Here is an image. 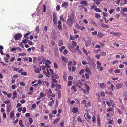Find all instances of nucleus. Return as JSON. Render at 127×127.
<instances>
[{
	"label": "nucleus",
	"instance_id": "1",
	"mask_svg": "<svg viewBox=\"0 0 127 127\" xmlns=\"http://www.w3.org/2000/svg\"><path fill=\"white\" fill-rule=\"evenodd\" d=\"M72 46L71 45L69 46V45L68 46V47L70 51H72L73 52H74V51L73 50V47H75L76 46L77 43L75 41L72 40Z\"/></svg>",
	"mask_w": 127,
	"mask_h": 127
},
{
	"label": "nucleus",
	"instance_id": "2",
	"mask_svg": "<svg viewBox=\"0 0 127 127\" xmlns=\"http://www.w3.org/2000/svg\"><path fill=\"white\" fill-rule=\"evenodd\" d=\"M49 71L52 74H51V77L52 78H55L57 79L59 78V77L57 74L54 73V71L52 69H49Z\"/></svg>",
	"mask_w": 127,
	"mask_h": 127
},
{
	"label": "nucleus",
	"instance_id": "3",
	"mask_svg": "<svg viewBox=\"0 0 127 127\" xmlns=\"http://www.w3.org/2000/svg\"><path fill=\"white\" fill-rule=\"evenodd\" d=\"M96 95L98 97H97V99L99 102H100L101 100L100 97L101 98H103V92H101L100 94L98 93H96Z\"/></svg>",
	"mask_w": 127,
	"mask_h": 127
},
{
	"label": "nucleus",
	"instance_id": "4",
	"mask_svg": "<svg viewBox=\"0 0 127 127\" xmlns=\"http://www.w3.org/2000/svg\"><path fill=\"white\" fill-rule=\"evenodd\" d=\"M22 37V34L20 33H18L15 35L14 38L16 40H17L20 38Z\"/></svg>",
	"mask_w": 127,
	"mask_h": 127
},
{
	"label": "nucleus",
	"instance_id": "5",
	"mask_svg": "<svg viewBox=\"0 0 127 127\" xmlns=\"http://www.w3.org/2000/svg\"><path fill=\"white\" fill-rule=\"evenodd\" d=\"M57 16L56 14L55 13L53 14V20L54 23L55 25L57 24Z\"/></svg>",
	"mask_w": 127,
	"mask_h": 127
},
{
	"label": "nucleus",
	"instance_id": "6",
	"mask_svg": "<svg viewBox=\"0 0 127 127\" xmlns=\"http://www.w3.org/2000/svg\"><path fill=\"white\" fill-rule=\"evenodd\" d=\"M66 23L67 24H68L70 27H71L73 23V20L71 18L68 19L67 20Z\"/></svg>",
	"mask_w": 127,
	"mask_h": 127
},
{
	"label": "nucleus",
	"instance_id": "7",
	"mask_svg": "<svg viewBox=\"0 0 127 127\" xmlns=\"http://www.w3.org/2000/svg\"><path fill=\"white\" fill-rule=\"evenodd\" d=\"M11 105L10 104H7L6 106L7 108V112L9 113L10 112L11 109Z\"/></svg>",
	"mask_w": 127,
	"mask_h": 127
},
{
	"label": "nucleus",
	"instance_id": "8",
	"mask_svg": "<svg viewBox=\"0 0 127 127\" xmlns=\"http://www.w3.org/2000/svg\"><path fill=\"white\" fill-rule=\"evenodd\" d=\"M84 117L86 119H90L91 118V116L88 113H86L84 114Z\"/></svg>",
	"mask_w": 127,
	"mask_h": 127
},
{
	"label": "nucleus",
	"instance_id": "9",
	"mask_svg": "<svg viewBox=\"0 0 127 127\" xmlns=\"http://www.w3.org/2000/svg\"><path fill=\"white\" fill-rule=\"evenodd\" d=\"M68 5V3L67 2H65L62 3V7H63L64 8H67Z\"/></svg>",
	"mask_w": 127,
	"mask_h": 127
},
{
	"label": "nucleus",
	"instance_id": "10",
	"mask_svg": "<svg viewBox=\"0 0 127 127\" xmlns=\"http://www.w3.org/2000/svg\"><path fill=\"white\" fill-rule=\"evenodd\" d=\"M43 74L45 75L46 77L50 78V76H51V74H52L49 71L46 72H45Z\"/></svg>",
	"mask_w": 127,
	"mask_h": 127
},
{
	"label": "nucleus",
	"instance_id": "11",
	"mask_svg": "<svg viewBox=\"0 0 127 127\" xmlns=\"http://www.w3.org/2000/svg\"><path fill=\"white\" fill-rule=\"evenodd\" d=\"M61 59L63 62L65 63H67L68 61V59L64 56L62 57Z\"/></svg>",
	"mask_w": 127,
	"mask_h": 127
},
{
	"label": "nucleus",
	"instance_id": "12",
	"mask_svg": "<svg viewBox=\"0 0 127 127\" xmlns=\"http://www.w3.org/2000/svg\"><path fill=\"white\" fill-rule=\"evenodd\" d=\"M85 71L86 72L88 73L89 74H91V71L89 68H86L85 69Z\"/></svg>",
	"mask_w": 127,
	"mask_h": 127
},
{
	"label": "nucleus",
	"instance_id": "13",
	"mask_svg": "<svg viewBox=\"0 0 127 127\" xmlns=\"http://www.w3.org/2000/svg\"><path fill=\"white\" fill-rule=\"evenodd\" d=\"M80 4H81L84 5V6H86L88 5V3L86 1H81Z\"/></svg>",
	"mask_w": 127,
	"mask_h": 127
},
{
	"label": "nucleus",
	"instance_id": "14",
	"mask_svg": "<svg viewBox=\"0 0 127 127\" xmlns=\"http://www.w3.org/2000/svg\"><path fill=\"white\" fill-rule=\"evenodd\" d=\"M122 86V84H117L116 87V88L117 89H118L121 88Z\"/></svg>",
	"mask_w": 127,
	"mask_h": 127
},
{
	"label": "nucleus",
	"instance_id": "15",
	"mask_svg": "<svg viewBox=\"0 0 127 127\" xmlns=\"http://www.w3.org/2000/svg\"><path fill=\"white\" fill-rule=\"evenodd\" d=\"M42 9L43 10V12H45L46 11V6L45 5L43 4L42 6Z\"/></svg>",
	"mask_w": 127,
	"mask_h": 127
},
{
	"label": "nucleus",
	"instance_id": "16",
	"mask_svg": "<svg viewBox=\"0 0 127 127\" xmlns=\"http://www.w3.org/2000/svg\"><path fill=\"white\" fill-rule=\"evenodd\" d=\"M96 64L97 65V68L98 69H99L101 66V64L99 61H97V62Z\"/></svg>",
	"mask_w": 127,
	"mask_h": 127
},
{
	"label": "nucleus",
	"instance_id": "17",
	"mask_svg": "<svg viewBox=\"0 0 127 127\" xmlns=\"http://www.w3.org/2000/svg\"><path fill=\"white\" fill-rule=\"evenodd\" d=\"M97 35L99 38H101L103 36V34L100 32H99L98 33Z\"/></svg>",
	"mask_w": 127,
	"mask_h": 127
},
{
	"label": "nucleus",
	"instance_id": "18",
	"mask_svg": "<svg viewBox=\"0 0 127 127\" xmlns=\"http://www.w3.org/2000/svg\"><path fill=\"white\" fill-rule=\"evenodd\" d=\"M78 111V109L76 107H74L73 108L72 111L73 113H75Z\"/></svg>",
	"mask_w": 127,
	"mask_h": 127
},
{
	"label": "nucleus",
	"instance_id": "19",
	"mask_svg": "<svg viewBox=\"0 0 127 127\" xmlns=\"http://www.w3.org/2000/svg\"><path fill=\"white\" fill-rule=\"evenodd\" d=\"M41 68L43 70V74L46 72L45 70L46 67L44 65H42L41 66Z\"/></svg>",
	"mask_w": 127,
	"mask_h": 127
},
{
	"label": "nucleus",
	"instance_id": "20",
	"mask_svg": "<svg viewBox=\"0 0 127 127\" xmlns=\"http://www.w3.org/2000/svg\"><path fill=\"white\" fill-rule=\"evenodd\" d=\"M91 22L93 25L95 27H97V24L93 20H91Z\"/></svg>",
	"mask_w": 127,
	"mask_h": 127
},
{
	"label": "nucleus",
	"instance_id": "21",
	"mask_svg": "<svg viewBox=\"0 0 127 127\" xmlns=\"http://www.w3.org/2000/svg\"><path fill=\"white\" fill-rule=\"evenodd\" d=\"M14 115V111H12L10 113L9 118L11 119Z\"/></svg>",
	"mask_w": 127,
	"mask_h": 127
},
{
	"label": "nucleus",
	"instance_id": "22",
	"mask_svg": "<svg viewBox=\"0 0 127 127\" xmlns=\"http://www.w3.org/2000/svg\"><path fill=\"white\" fill-rule=\"evenodd\" d=\"M85 86L86 88V91L88 93H89L90 90V87L87 84L85 85Z\"/></svg>",
	"mask_w": 127,
	"mask_h": 127
},
{
	"label": "nucleus",
	"instance_id": "23",
	"mask_svg": "<svg viewBox=\"0 0 127 127\" xmlns=\"http://www.w3.org/2000/svg\"><path fill=\"white\" fill-rule=\"evenodd\" d=\"M55 101L54 100H52L50 102H49L48 104V105L52 107V104Z\"/></svg>",
	"mask_w": 127,
	"mask_h": 127
},
{
	"label": "nucleus",
	"instance_id": "24",
	"mask_svg": "<svg viewBox=\"0 0 127 127\" xmlns=\"http://www.w3.org/2000/svg\"><path fill=\"white\" fill-rule=\"evenodd\" d=\"M44 46L43 45H41L40 46V49L42 53H43L44 51Z\"/></svg>",
	"mask_w": 127,
	"mask_h": 127
},
{
	"label": "nucleus",
	"instance_id": "25",
	"mask_svg": "<svg viewBox=\"0 0 127 127\" xmlns=\"http://www.w3.org/2000/svg\"><path fill=\"white\" fill-rule=\"evenodd\" d=\"M22 120H20L19 121V125L21 127H23L24 126L22 124Z\"/></svg>",
	"mask_w": 127,
	"mask_h": 127
},
{
	"label": "nucleus",
	"instance_id": "26",
	"mask_svg": "<svg viewBox=\"0 0 127 127\" xmlns=\"http://www.w3.org/2000/svg\"><path fill=\"white\" fill-rule=\"evenodd\" d=\"M63 44V43L62 40H60L59 41L58 43V46H60L62 45Z\"/></svg>",
	"mask_w": 127,
	"mask_h": 127
},
{
	"label": "nucleus",
	"instance_id": "27",
	"mask_svg": "<svg viewBox=\"0 0 127 127\" xmlns=\"http://www.w3.org/2000/svg\"><path fill=\"white\" fill-rule=\"evenodd\" d=\"M95 17L97 19H99L101 17L100 14L98 13H95Z\"/></svg>",
	"mask_w": 127,
	"mask_h": 127
},
{
	"label": "nucleus",
	"instance_id": "28",
	"mask_svg": "<svg viewBox=\"0 0 127 127\" xmlns=\"http://www.w3.org/2000/svg\"><path fill=\"white\" fill-rule=\"evenodd\" d=\"M56 87L59 89H60L61 88V85L59 84H56L55 85Z\"/></svg>",
	"mask_w": 127,
	"mask_h": 127
},
{
	"label": "nucleus",
	"instance_id": "29",
	"mask_svg": "<svg viewBox=\"0 0 127 127\" xmlns=\"http://www.w3.org/2000/svg\"><path fill=\"white\" fill-rule=\"evenodd\" d=\"M39 70L38 68H36L34 70V72L36 73H39Z\"/></svg>",
	"mask_w": 127,
	"mask_h": 127
},
{
	"label": "nucleus",
	"instance_id": "30",
	"mask_svg": "<svg viewBox=\"0 0 127 127\" xmlns=\"http://www.w3.org/2000/svg\"><path fill=\"white\" fill-rule=\"evenodd\" d=\"M39 27L38 26H36V27L35 31L38 33H39Z\"/></svg>",
	"mask_w": 127,
	"mask_h": 127
},
{
	"label": "nucleus",
	"instance_id": "31",
	"mask_svg": "<svg viewBox=\"0 0 127 127\" xmlns=\"http://www.w3.org/2000/svg\"><path fill=\"white\" fill-rule=\"evenodd\" d=\"M64 46H62L59 48V50L61 52H62L63 50L65 49Z\"/></svg>",
	"mask_w": 127,
	"mask_h": 127
},
{
	"label": "nucleus",
	"instance_id": "32",
	"mask_svg": "<svg viewBox=\"0 0 127 127\" xmlns=\"http://www.w3.org/2000/svg\"><path fill=\"white\" fill-rule=\"evenodd\" d=\"M110 34H112L116 36H117L118 34V33L114 32H112L110 33Z\"/></svg>",
	"mask_w": 127,
	"mask_h": 127
},
{
	"label": "nucleus",
	"instance_id": "33",
	"mask_svg": "<svg viewBox=\"0 0 127 127\" xmlns=\"http://www.w3.org/2000/svg\"><path fill=\"white\" fill-rule=\"evenodd\" d=\"M30 34V33H27L25 35H24V37L26 39H28V36Z\"/></svg>",
	"mask_w": 127,
	"mask_h": 127
},
{
	"label": "nucleus",
	"instance_id": "34",
	"mask_svg": "<svg viewBox=\"0 0 127 127\" xmlns=\"http://www.w3.org/2000/svg\"><path fill=\"white\" fill-rule=\"evenodd\" d=\"M88 103H85V106L86 107H88L89 105H90V101H88Z\"/></svg>",
	"mask_w": 127,
	"mask_h": 127
},
{
	"label": "nucleus",
	"instance_id": "35",
	"mask_svg": "<svg viewBox=\"0 0 127 127\" xmlns=\"http://www.w3.org/2000/svg\"><path fill=\"white\" fill-rule=\"evenodd\" d=\"M60 6L59 5H57L56 8V11H59L60 10Z\"/></svg>",
	"mask_w": 127,
	"mask_h": 127
},
{
	"label": "nucleus",
	"instance_id": "36",
	"mask_svg": "<svg viewBox=\"0 0 127 127\" xmlns=\"http://www.w3.org/2000/svg\"><path fill=\"white\" fill-rule=\"evenodd\" d=\"M21 75H22L26 76L27 75V73L26 72H22Z\"/></svg>",
	"mask_w": 127,
	"mask_h": 127
},
{
	"label": "nucleus",
	"instance_id": "37",
	"mask_svg": "<svg viewBox=\"0 0 127 127\" xmlns=\"http://www.w3.org/2000/svg\"><path fill=\"white\" fill-rule=\"evenodd\" d=\"M94 1L96 3V5H99L100 3V2L98 0H94Z\"/></svg>",
	"mask_w": 127,
	"mask_h": 127
},
{
	"label": "nucleus",
	"instance_id": "38",
	"mask_svg": "<svg viewBox=\"0 0 127 127\" xmlns=\"http://www.w3.org/2000/svg\"><path fill=\"white\" fill-rule=\"evenodd\" d=\"M59 119H58V118L54 120L53 122V124H55V123H56L58 122Z\"/></svg>",
	"mask_w": 127,
	"mask_h": 127
},
{
	"label": "nucleus",
	"instance_id": "39",
	"mask_svg": "<svg viewBox=\"0 0 127 127\" xmlns=\"http://www.w3.org/2000/svg\"><path fill=\"white\" fill-rule=\"evenodd\" d=\"M29 121L30 123V124L31 125L33 122V120L32 118H29Z\"/></svg>",
	"mask_w": 127,
	"mask_h": 127
},
{
	"label": "nucleus",
	"instance_id": "40",
	"mask_svg": "<svg viewBox=\"0 0 127 127\" xmlns=\"http://www.w3.org/2000/svg\"><path fill=\"white\" fill-rule=\"evenodd\" d=\"M114 72L116 73H118L120 72V70L119 69H115L114 71Z\"/></svg>",
	"mask_w": 127,
	"mask_h": 127
},
{
	"label": "nucleus",
	"instance_id": "41",
	"mask_svg": "<svg viewBox=\"0 0 127 127\" xmlns=\"http://www.w3.org/2000/svg\"><path fill=\"white\" fill-rule=\"evenodd\" d=\"M75 27L78 30H79L81 28V26L77 23L76 24Z\"/></svg>",
	"mask_w": 127,
	"mask_h": 127
},
{
	"label": "nucleus",
	"instance_id": "42",
	"mask_svg": "<svg viewBox=\"0 0 127 127\" xmlns=\"http://www.w3.org/2000/svg\"><path fill=\"white\" fill-rule=\"evenodd\" d=\"M85 75L86 77L85 78L86 79H88L89 78V76L87 73H85Z\"/></svg>",
	"mask_w": 127,
	"mask_h": 127
},
{
	"label": "nucleus",
	"instance_id": "43",
	"mask_svg": "<svg viewBox=\"0 0 127 127\" xmlns=\"http://www.w3.org/2000/svg\"><path fill=\"white\" fill-rule=\"evenodd\" d=\"M97 120L98 124L99 125L100 124V119L98 116L97 118Z\"/></svg>",
	"mask_w": 127,
	"mask_h": 127
},
{
	"label": "nucleus",
	"instance_id": "44",
	"mask_svg": "<svg viewBox=\"0 0 127 127\" xmlns=\"http://www.w3.org/2000/svg\"><path fill=\"white\" fill-rule=\"evenodd\" d=\"M84 72V70L83 69H82L79 72V74L80 75H81L83 74Z\"/></svg>",
	"mask_w": 127,
	"mask_h": 127
},
{
	"label": "nucleus",
	"instance_id": "45",
	"mask_svg": "<svg viewBox=\"0 0 127 127\" xmlns=\"http://www.w3.org/2000/svg\"><path fill=\"white\" fill-rule=\"evenodd\" d=\"M95 10L96 12H100L101 11V10L99 9L98 8H95Z\"/></svg>",
	"mask_w": 127,
	"mask_h": 127
},
{
	"label": "nucleus",
	"instance_id": "46",
	"mask_svg": "<svg viewBox=\"0 0 127 127\" xmlns=\"http://www.w3.org/2000/svg\"><path fill=\"white\" fill-rule=\"evenodd\" d=\"M19 55L20 56H24L26 55V54L24 53H20L19 54Z\"/></svg>",
	"mask_w": 127,
	"mask_h": 127
},
{
	"label": "nucleus",
	"instance_id": "47",
	"mask_svg": "<svg viewBox=\"0 0 127 127\" xmlns=\"http://www.w3.org/2000/svg\"><path fill=\"white\" fill-rule=\"evenodd\" d=\"M61 91L60 90H59V91H58V97L59 98L61 96Z\"/></svg>",
	"mask_w": 127,
	"mask_h": 127
},
{
	"label": "nucleus",
	"instance_id": "48",
	"mask_svg": "<svg viewBox=\"0 0 127 127\" xmlns=\"http://www.w3.org/2000/svg\"><path fill=\"white\" fill-rule=\"evenodd\" d=\"M40 96L41 97H44V96L45 95L42 92H40Z\"/></svg>",
	"mask_w": 127,
	"mask_h": 127
},
{
	"label": "nucleus",
	"instance_id": "49",
	"mask_svg": "<svg viewBox=\"0 0 127 127\" xmlns=\"http://www.w3.org/2000/svg\"><path fill=\"white\" fill-rule=\"evenodd\" d=\"M19 68L14 67H13L12 68L13 70L16 71H18Z\"/></svg>",
	"mask_w": 127,
	"mask_h": 127
},
{
	"label": "nucleus",
	"instance_id": "50",
	"mask_svg": "<svg viewBox=\"0 0 127 127\" xmlns=\"http://www.w3.org/2000/svg\"><path fill=\"white\" fill-rule=\"evenodd\" d=\"M20 84L23 86H24L25 85V84L23 82H22L20 83Z\"/></svg>",
	"mask_w": 127,
	"mask_h": 127
},
{
	"label": "nucleus",
	"instance_id": "51",
	"mask_svg": "<svg viewBox=\"0 0 127 127\" xmlns=\"http://www.w3.org/2000/svg\"><path fill=\"white\" fill-rule=\"evenodd\" d=\"M70 38L71 40H75V38L73 36H72L71 35H70Z\"/></svg>",
	"mask_w": 127,
	"mask_h": 127
},
{
	"label": "nucleus",
	"instance_id": "52",
	"mask_svg": "<svg viewBox=\"0 0 127 127\" xmlns=\"http://www.w3.org/2000/svg\"><path fill=\"white\" fill-rule=\"evenodd\" d=\"M83 50L84 53L87 56L88 55V54L87 52V51L86 50H85L84 48H83Z\"/></svg>",
	"mask_w": 127,
	"mask_h": 127
},
{
	"label": "nucleus",
	"instance_id": "53",
	"mask_svg": "<svg viewBox=\"0 0 127 127\" xmlns=\"http://www.w3.org/2000/svg\"><path fill=\"white\" fill-rule=\"evenodd\" d=\"M71 89H72L74 90V91L75 92H76L77 91V90H76L75 87L74 86H72Z\"/></svg>",
	"mask_w": 127,
	"mask_h": 127
},
{
	"label": "nucleus",
	"instance_id": "54",
	"mask_svg": "<svg viewBox=\"0 0 127 127\" xmlns=\"http://www.w3.org/2000/svg\"><path fill=\"white\" fill-rule=\"evenodd\" d=\"M72 81H70L68 82V85L69 86H71L72 84Z\"/></svg>",
	"mask_w": 127,
	"mask_h": 127
},
{
	"label": "nucleus",
	"instance_id": "55",
	"mask_svg": "<svg viewBox=\"0 0 127 127\" xmlns=\"http://www.w3.org/2000/svg\"><path fill=\"white\" fill-rule=\"evenodd\" d=\"M97 33V32L96 31H95L94 32H92V34L93 35H96Z\"/></svg>",
	"mask_w": 127,
	"mask_h": 127
},
{
	"label": "nucleus",
	"instance_id": "56",
	"mask_svg": "<svg viewBox=\"0 0 127 127\" xmlns=\"http://www.w3.org/2000/svg\"><path fill=\"white\" fill-rule=\"evenodd\" d=\"M17 49L16 48L13 47L10 49V51H16L17 50Z\"/></svg>",
	"mask_w": 127,
	"mask_h": 127
},
{
	"label": "nucleus",
	"instance_id": "57",
	"mask_svg": "<svg viewBox=\"0 0 127 127\" xmlns=\"http://www.w3.org/2000/svg\"><path fill=\"white\" fill-rule=\"evenodd\" d=\"M68 51H67L66 49H65L64 50L63 52V54L64 55H65L67 53Z\"/></svg>",
	"mask_w": 127,
	"mask_h": 127
},
{
	"label": "nucleus",
	"instance_id": "58",
	"mask_svg": "<svg viewBox=\"0 0 127 127\" xmlns=\"http://www.w3.org/2000/svg\"><path fill=\"white\" fill-rule=\"evenodd\" d=\"M95 117L94 116H93L92 117L93 121V123H95Z\"/></svg>",
	"mask_w": 127,
	"mask_h": 127
},
{
	"label": "nucleus",
	"instance_id": "59",
	"mask_svg": "<svg viewBox=\"0 0 127 127\" xmlns=\"http://www.w3.org/2000/svg\"><path fill=\"white\" fill-rule=\"evenodd\" d=\"M4 102L5 104H9L10 103V100H6Z\"/></svg>",
	"mask_w": 127,
	"mask_h": 127
},
{
	"label": "nucleus",
	"instance_id": "60",
	"mask_svg": "<svg viewBox=\"0 0 127 127\" xmlns=\"http://www.w3.org/2000/svg\"><path fill=\"white\" fill-rule=\"evenodd\" d=\"M54 67L55 68L57 69V68H58V65H57V63H54Z\"/></svg>",
	"mask_w": 127,
	"mask_h": 127
},
{
	"label": "nucleus",
	"instance_id": "61",
	"mask_svg": "<svg viewBox=\"0 0 127 127\" xmlns=\"http://www.w3.org/2000/svg\"><path fill=\"white\" fill-rule=\"evenodd\" d=\"M36 107V105L35 103H34L32 105V107L33 109L35 108Z\"/></svg>",
	"mask_w": 127,
	"mask_h": 127
},
{
	"label": "nucleus",
	"instance_id": "62",
	"mask_svg": "<svg viewBox=\"0 0 127 127\" xmlns=\"http://www.w3.org/2000/svg\"><path fill=\"white\" fill-rule=\"evenodd\" d=\"M57 112V111L56 110H54L52 111V113L53 114H55Z\"/></svg>",
	"mask_w": 127,
	"mask_h": 127
},
{
	"label": "nucleus",
	"instance_id": "63",
	"mask_svg": "<svg viewBox=\"0 0 127 127\" xmlns=\"http://www.w3.org/2000/svg\"><path fill=\"white\" fill-rule=\"evenodd\" d=\"M52 80L53 82L55 83H57L58 82V81L57 80L55 79H53V78L52 79Z\"/></svg>",
	"mask_w": 127,
	"mask_h": 127
},
{
	"label": "nucleus",
	"instance_id": "64",
	"mask_svg": "<svg viewBox=\"0 0 127 127\" xmlns=\"http://www.w3.org/2000/svg\"><path fill=\"white\" fill-rule=\"evenodd\" d=\"M55 87L54 84L53 83V82H52L51 83V88H53Z\"/></svg>",
	"mask_w": 127,
	"mask_h": 127
}]
</instances>
